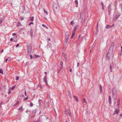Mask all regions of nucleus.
<instances>
[{"mask_svg":"<svg viewBox=\"0 0 122 122\" xmlns=\"http://www.w3.org/2000/svg\"><path fill=\"white\" fill-rule=\"evenodd\" d=\"M109 67L110 68V70H111V72H112V69H112V67L111 66V65H110Z\"/></svg>","mask_w":122,"mask_h":122,"instance_id":"nucleus-50","label":"nucleus"},{"mask_svg":"<svg viewBox=\"0 0 122 122\" xmlns=\"http://www.w3.org/2000/svg\"><path fill=\"white\" fill-rule=\"evenodd\" d=\"M69 36H65V38L66 39H68V38H69Z\"/></svg>","mask_w":122,"mask_h":122,"instance_id":"nucleus-46","label":"nucleus"},{"mask_svg":"<svg viewBox=\"0 0 122 122\" xmlns=\"http://www.w3.org/2000/svg\"><path fill=\"white\" fill-rule=\"evenodd\" d=\"M46 119H48V117H46Z\"/></svg>","mask_w":122,"mask_h":122,"instance_id":"nucleus-60","label":"nucleus"},{"mask_svg":"<svg viewBox=\"0 0 122 122\" xmlns=\"http://www.w3.org/2000/svg\"><path fill=\"white\" fill-rule=\"evenodd\" d=\"M53 7L55 10H58L59 9L58 4L56 3H54L53 4Z\"/></svg>","mask_w":122,"mask_h":122,"instance_id":"nucleus-4","label":"nucleus"},{"mask_svg":"<svg viewBox=\"0 0 122 122\" xmlns=\"http://www.w3.org/2000/svg\"><path fill=\"white\" fill-rule=\"evenodd\" d=\"M102 10H103L104 9V6L102 7Z\"/></svg>","mask_w":122,"mask_h":122,"instance_id":"nucleus-58","label":"nucleus"},{"mask_svg":"<svg viewBox=\"0 0 122 122\" xmlns=\"http://www.w3.org/2000/svg\"><path fill=\"white\" fill-rule=\"evenodd\" d=\"M44 73L45 74H47V72H44Z\"/></svg>","mask_w":122,"mask_h":122,"instance_id":"nucleus-63","label":"nucleus"},{"mask_svg":"<svg viewBox=\"0 0 122 122\" xmlns=\"http://www.w3.org/2000/svg\"><path fill=\"white\" fill-rule=\"evenodd\" d=\"M75 31H73L72 33L71 36V39H72L74 37L75 35Z\"/></svg>","mask_w":122,"mask_h":122,"instance_id":"nucleus-14","label":"nucleus"},{"mask_svg":"<svg viewBox=\"0 0 122 122\" xmlns=\"http://www.w3.org/2000/svg\"><path fill=\"white\" fill-rule=\"evenodd\" d=\"M100 91L101 92L102 90V86L101 85H100Z\"/></svg>","mask_w":122,"mask_h":122,"instance_id":"nucleus-33","label":"nucleus"},{"mask_svg":"<svg viewBox=\"0 0 122 122\" xmlns=\"http://www.w3.org/2000/svg\"><path fill=\"white\" fill-rule=\"evenodd\" d=\"M17 36H15L13 38V39L14 40V41L16 42L17 41Z\"/></svg>","mask_w":122,"mask_h":122,"instance_id":"nucleus-16","label":"nucleus"},{"mask_svg":"<svg viewBox=\"0 0 122 122\" xmlns=\"http://www.w3.org/2000/svg\"><path fill=\"white\" fill-rule=\"evenodd\" d=\"M114 24H113L112 25H107L106 26L105 28L106 29H108V28H110L113 26H114Z\"/></svg>","mask_w":122,"mask_h":122,"instance_id":"nucleus-5","label":"nucleus"},{"mask_svg":"<svg viewBox=\"0 0 122 122\" xmlns=\"http://www.w3.org/2000/svg\"><path fill=\"white\" fill-rule=\"evenodd\" d=\"M30 59H32V56L31 55H30Z\"/></svg>","mask_w":122,"mask_h":122,"instance_id":"nucleus-51","label":"nucleus"},{"mask_svg":"<svg viewBox=\"0 0 122 122\" xmlns=\"http://www.w3.org/2000/svg\"><path fill=\"white\" fill-rule=\"evenodd\" d=\"M34 17L32 16L30 18V20L31 21H33L34 20Z\"/></svg>","mask_w":122,"mask_h":122,"instance_id":"nucleus-29","label":"nucleus"},{"mask_svg":"<svg viewBox=\"0 0 122 122\" xmlns=\"http://www.w3.org/2000/svg\"><path fill=\"white\" fill-rule=\"evenodd\" d=\"M79 25H76L74 28V29L73 30V31L76 32V30L77 29Z\"/></svg>","mask_w":122,"mask_h":122,"instance_id":"nucleus-13","label":"nucleus"},{"mask_svg":"<svg viewBox=\"0 0 122 122\" xmlns=\"http://www.w3.org/2000/svg\"><path fill=\"white\" fill-rule=\"evenodd\" d=\"M0 73L1 74L3 73V71L2 69H1L0 70Z\"/></svg>","mask_w":122,"mask_h":122,"instance_id":"nucleus-38","label":"nucleus"},{"mask_svg":"<svg viewBox=\"0 0 122 122\" xmlns=\"http://www.w3.org/2000/svg\"><path fill=\"white\" fill-rule=\"evenodd\" d=\"M68 95H69V97H70V98L71 99V93L70 92V91H68Z\"/></svg>","mask_w":122,"mask_h":122,"instance_id":"nucleus-22","label":"nucleus"},{"mask_svg":"<svg viewBox=\"0 0 122 122\" xmlns=\"http://www.w3.org/2000/svg\"><path fill=\"white\" fill-rule=\"evenodd\" d=\"M108 14H111L110 11L111 10V6L110 5H109L108 7Z\"/></svg>","mask_w":122,"mask_h":122,"instance_id":"nucleus-9","label":"nucleus"},{"mask_svg":"<svg viewBox=\"0 0 122 122\" xmlns=\"http://www.w3.org/2000/svg\"><path fill=\"white\" fill-rule=\"evenodd\" d=\"M19 46V45L18 44H17L16 45V47H17L18 46Z\"/></svg>","mask_w":122,"mask_h":122,"instance_id":"nucleus-55","label":"nucleus"},{"mask_svg":"<svg viewBox=\"0 0 122 122\" xmlns=\"http://www.w3.org/2000/svg\"><path fill=\"white\" fill-rule=\"evenodd\" d=\"M97 26H98V25H97V30H96V32H98V30H97L98 27H97Z\"/></svg>","mask_w":122,"mask_h":122,"instance_id":"nucleus-54","label":"nucleus"},{"mask_svg":"<svg viewBox=\"0 0 122 122\" xmlns=\"http://www.w3.org/2000/svg\"><path fill=\"white\" fill-rule=\"evenodd\" d=\"M19 77H18V76H17L16 77V80H18L19 79Z\"/></svg>","mask_w":122,"mask_h":122,"instance_id":"nucleus-42","label":"nucleus"},{"mask_svg":"<svg viewBox=\"0 0 122 122\" xmlns=\"http://www.w3.org/2000/svg\"><path fill=\"white\" fill-rule=\"evenodd\" d=\"M39 86L40 87V88L41 89L42 88V87L41 85H39Z\"/></svg>","mask_w":122,"mask_h":122,"instance_id":"nucleus-53","label":"nucleus"},{"mask_svg":"<svg viewBox=\"0 0 122 122\" xmlns=\"http://www.w3.org/2000/svg\"><path fill=\"white\" fill-rule=\"evenodd\" d=\"M5 18V17H3L0 20V24L1 23L3 22L4 20V19Z\"/></svg>","mask_w":122,"mask_h":122,"instance_id":"nucleus-17","label":"nucleus"},{"mask_svg":"<svg viewBox=\"0 0 122 122\" xmlns=\"http://www.w3.org/2000/svg\"><path fill=\"white\" fill-rule=\"evenodd\" d=\"M75 3L76 4H78V1L77 0H76L75 1Z\"/></svg>","mask_w":122,"mask_h":122,"instance_id":"nucleus-39","label":"nucleus"},{"mask_svg":"<svg viewBox=\"0 0 122 122\" xmlns=\"http://www.w3.org/2000/svg\"><path fill=\"white\" fill-rule=\"evenodd\" d=\"M74 98H75L76 99V101H78V100L76 97L75 96H74Z\"/></svg>","mask_w":122,"mask_h":122,"instance_id":"nucleus-26","label":"nucleus"},{"mask_svg":"<svg viewBox=\"0 0 122 122\" xmlns=\"http://www.w3.org/2000/svg\"><path fill=\"white\" fill-rule=\"evenodd\" d=\"M114 43H113L111 45L108 52L107 53L106 57L107 60H109L112 54Z\"/></svg>","mask_w":122,"mask_h":122,"instance_id":"nucleus-1","label":"nucleus"},{"mask_svg":"<svg viewBox=\"0 0 122 122\" xmlns=\"http://www.w3.org/2000/svg\"><path fill=\"white\" fill-rule=\"evenodd\" d=\"M119 112L118 111V110L116 109L115 111L113 113V115H114L116 114H118V113Z\"/></svg>","mask_w":122,"mask_h":122,"instance_id":"nucleus-11","label":"nucleus"},{"mask_svg":"<svg viewBox=\"0 0 122 122\" xmlns=\"http://www.w3.org/2000/svg\"><path fill=\"white\" fill-rule=\"evenodd\" d=\"M64 57L65 58V59H66V61L67 60V58H66V56H64Z\"/></svg>","mask_w":122,"mask_h":122,"instance_id":"nucleus-48","label":"nucleus"},{"mask_svg":"<svg viewBox=\"0 0 122 122\" xmlns=\"http://www.w3.org/2000/svg\"><path fill=\"white\" fill-rule=\"evenodd\" d=\"M37 111V109H36L35 110H33L32 111V113H35Z\"/></svg>","mask_w":122,"mask_h":122,"instance_id":"nucleus-25","label":"nucleus"},{"mask_svg":"<svg viewBox=\"0 0 122 122\" xmlns=\"http://www.w3.org/2000/svg\"><path fill=\"white\" fill-rule=\"evenodd\" d=\"M63 64V62L62 61V60L60 62V65L62 66V67H61V69L62 68V66Z\"/></svg>","mask_w":122,"mask_h":122,"instance_id":"nucleus-20","label":"nucleus"},{"mask_svg":"<svg viewBox=\"0 0 122 122\" xmlns=\"http://www.w3.org/2000/svg\"><path fill=\"white\" fill-rule=\"evenodd\" d=\"M19 101H17V103H16L15 104V106H16V105H17V104H18V103H19Z\"/></svg>","mask_w":122,"mask_h":122,"instance_id":"nucleus-49","label":"nucleus"},{"mask_svg":"<svg viewBox=\"0 0 122 122\" xmlns=\"http://www.w3.org/2000/svg\"><path fill=\"white\" fill-rule=\"evenodd\" d=\"M21 25H21L19 22H18V23L17 24V26H18V27L20 26Z\"/></svg>","mask_w":122,"mask_h":122,"instance_id":"nucleus-21","label":"nucleus"},{"mask_svg":"<svg viewBox=\"0 0 122 122\" xmlns=\"http://www.w3.org/2000/svg\"><path fill=\"white\" fill-rule=\"evenodd\" d=\"M101 5L102 7L104 6V5L103 4V3L102 2H101Z\"/></svg>","mask_w":122,"mask_h":122,"instance_id":"nucleus-41","label":"nucleus"},{"mask_svg":"<svg viewBox=\"0 0 122 122\" xmlns=\"http://www.w3.org/2000/svg\"><path fill=\"white\" fill-rule=\"evenodd\" d=\"M11 59L10 57H8L5 60V62H7V61H9Z\"/></svg>","mask_w":122,"mask_h":122,"instance_id":"nucleus-15","label":"nucleus"},{"mask_svg":"<svg viewBox=\"0 0 122 122\" xmlns=\"http://www.w3.org/2000/svg\"><path fill=\"white\" fill-rule=\"evenodd\" d=\"M25 95H26V91H25Z\"/></svg>","mask_w":122,"mask_h":122,"instance_id":"nucleus-62","label":"nucleus"},{"mask_svg":"<svg viewBox=\"0 0 122 122\" xmlns=\"http://www.w3.org/2000/svg\"><path fill=\"white\" fill-rule=\"evenodd\" d=\"M68 40V39H66L65 42L66 43L67 42Z\"/></svg>","mask_w":122,"mask_h":122,"instance_id":"nucleus-52","label":"nucleus"},{"mask_svg":"<svg viewBox=\"0 0 122 122\" xmlns=\"http://www.w3.org/2000/svg\"><path fill=\"white\" fill-rule=\"evenodd\" d=\"M42 102V101L41 100H38V102H39V105H40V102Z\"/></svg>","mask_w":122,"mask_h":122,"instance_id":"nucleus-40","label":"nucleus"},{"mask_svg":"<svg viewBox=\"0 0 122 122\" xmlns=\"http://www.w3.org/2000/svg\"><path fill=\"white\" fill-rule=\"evenodd\" d=\"M79 63L78 62V63L77 64V66L78 67L79 66Z\"/></svg>","mask_w":122,"mask_h":122,"instance_id":"nucleus-56","label":"nucleus"},{"mask_svg":"<svg viewBox=\"0 0 122 122\" xmlns=\"http://www.w3.org/2000/svg\"><path fill=\"white\" fill-rule=\"evenodd\" d=\"M33 24V22H30V23H29V25H30L31 24Z\"/></svg>","mask_w":122,"mask_h":122,"instance_id":"nucleus-47","label":"nucleus"},{"mask_svg":"<svg viewBox=\"0 0 122 122\" xmlns=\"http://www.w3.org/2000/svg\"><path fill=\"white\" fill-rule=\"evenodd\" d=\"M83 99V100H84V103H85L86 104L87 103V102L86 100V99H85L84 98Z\"/></svg>","mask_w":122,"mask_h":122,"instance_id":"nucleus-32","label":"nucleus"},{"mask_svg":"<svg viewBox=\"0 0 122 122\" xmlns=\"http://www.w3.org/2000/svg\"><path fill=\"white\" fill-rule=\"evenodd\" d=\"M15 88V86H14L12 87L11 88V89L12 90H13Z\"/></svg>","mask_w":122,"mask_h":122,"instance_id":"nucleus-35","label":"nucleus"},{"mask_svg":"<svg viewBox=\"0 0 122 122\" xmlns=\"http://www.w3.org/2000/svg\"><path fill=\"white\" fill-rule=\"evenodd\" d=\"M120 103V99H118L117 103V109L119 108V105Z\"/></svg>","mask_w":122,"mask_h":122,"instance_id":"nucleus-10","label":"nucleus"},{"mask_svg":"<svg viewBox=\"0 0 122 122\" xmlns=\"http://www.w3.org/2000/svg\"><path fill=\"white\" fill-rule=\"evenodd\" d=\"M33 105V103H30V106L31 107H32Z\"/></svg>","mask_w":122,"mask_h":122,"instance_id":"nucleus-45","label":"nucleus"},{"mask_svg":"<svg viewBox=\"0 0 122 122\" xmlns=\"http://www.w3.org/2000/svg\"><path fill=\"white\" fill-rule=\"evenodd\" d=\"M33 56L34 58H38V57H39L40 56L36 55H35Z\"/></svg>","mask_w":122,"mask_h":122,"instance_id":"nucleus-28","label":"nucleus"},{"mask_svg":"<svg viewBox=\"0 0 122 122\" xmlns=\"http://www.w3.org/2000/svg\"><path fill=\"white\" fill-rule=\"evenodd\" d=\"M112 97L113 99L114 100H115L117 96V92L116 89L115 87H114L112 90Z\"/></svg>","mask_w":122,"mask_h":122,"instance_id":"nucleus-2","label":"nucleus"},{"mask_svg":"<svg viewBox=\"0 0 122 122\" xmlns=\"http://www.w3.org/2000/svg\"><path fill=\"white\" fill-rule=\"evenodd\" d=\"M22 9L23 10V11H22V12L23 13H24L25 11V7L24 6H22Z\"/></svg>","mask_w":122,"mask_h":122,"instance_id":"nucleus-23","label":"nucleus"},{"mask_svg":"<svg viewBox=\"0 0 122 122\" xmlns=\"http://www.w3.org/2000/svg\"><path fill=\"white\" fill-rule=\"evenodd\" d=\"M120 6L121 7L122 12V4H121L120 5Z\"/></svg>","mask_w":122,"mask_h":122,"instance_id":"nucleus-36","label":"nucleus"},{"mask_svg":"<svg viewBox=\"0 0 122 122\" xmlns=\"http://www.w3.org/2000/svg\"><path fill=\"white\" fill-rule=\"evenodd\" d=\"M18 110L19 111H23V108L22 106H21L18 109Z\"/></svg>","mask_w":122,"mask_h":122,"instance_id":"nucleus-19","label":"nucleus"},{"mask_svg":"<svg viewBox=\"0 0 122 122\" xmlns=\"http://www.w3.org/2000/svg\"><path fill=\"white\" fill-rule=\"evenodd\" d=\"M32 47L31 45L29 44L27 45V50L28 51L27 55H30Z\"/></svg>","mask_w":122,"mask_h":122,"instance_id":"nucleus-3","label":"nucleus"},{"mask_svg":"<svg viewBox=\"0 0 122 122\" xmlns=\"http://www.w3.org/2000/svg\"><path fill=\"white\" fill-rule=\"evenodd\" d=\"M120 117H122V114H121L120 115Z\"/></svg>","mask_w":122,"mask_h":122,"instance_id":"nucleus-61","label":"nucleus"},{"mask_svg":"<svg viewBox=\"0 0 122 122\" xmlns=\"http://www.w3.org/2000/svg\"><path fill=\"white\" fill-rule=\"evenodd\" d=\"M65 113L68 116H70V113L68 109H66L65 111Z\"/></svg>","mask_w":122,"mask_h":122,"instance_id":"nucleus-8","label":"nucleus"},{"mask_svg":"<svg viewBox=\"0 0 122 122\" xmlns=\"http://www.w3.org/2000/svg\"><path fill=\"white\" fill-rule=\"evenodd\" d=\"M3 49H2L1 50V52L2 53L3 52Z\"/></svg>","mask_w":122,"mask_h":122,"instance_id":"nucleus-64","label":"nucleus"},{"mask_svg":"<svg viewBox=\"0 0 122 122\" xmlns=\"http://www.w3.org/2000/svg\"><path fill=\"white\" fill-rule=\"evenodd\" d=\"M12 35L13 36H14L16 35H17V34L16 33H14L12 34Z\"/></svg>","mask_w":122,"mask_h":122,"instance_id":"nucleus-44","label":"nucleus"},{"mask_svg":"<svg viewBox=\"0 0 122 122\" xmlns=\"http://www.w3.org/2000/svg\"><path fill=\"white\" fill-rule=\"evenodd\" d=\"M42 26L46 28L47 29H48V27L46 26L45 25L43 24L42 25Z\"/></svg>","mask_w":122,"mask_h":122,"instance_id":"nucleus-31","label":"nucleus"},{"mask_svg":"<svg viewBox=\"0 0 122 122\" xmlns=\"http://www.w3.org/2000/svg\"><path fill=\"white\" fill-rule=\"evenodd\" d=\"M13 39L12 38H11L10 39V41H13Z\"/></svg>","mask_w":122,"mask_h":122,"instance_id":"nucleus-57","label":"nucleus"},{"mask_svg":"<svg viewBox=\"0 0 122 122\" xmlns=\"http://www.w3.org/2000/svg\"><path fill=\"white\" fill-rule=\"evenodd\" d=\"M11 88H10L8 90V94H10L11 92V91L10 90L11 89Z\"/></svg>","mask_w":122,"mask_h":122,"instance_id":"nucleus-27","label":"nucleus"},{"mask_svg":"<svg viewBox=\"0 0 122 122\" xmlns=\"http://www.w3.org/2000/svg\"><path fill=\"white\" fill-rule=\"evenodd\" d=\"M72 69H70V71L71 72L72 71Z\"/></svg>","mask_w":122,"mask_h":122,"instance_id":"nucleus-59","label":"nucleus"},{"mask_svg":"<svg viewBox=\"0 0 122 122\" xmlns=\"http://www.w3.org/2000/svg\"><path fill=\"white\" fill-rule=\"evenodd\" d=\"M43 81L44 82H45L46 84H47V76L46 75H45L43 79Z\"/></svg>","mask_w":122,"mask_h":122,"instance_id":"nucleus-6","label":"nucleus"},{"mask_svg":"<svg viewBox=\"0 0 122 122\" xmlns=\"http://www.w3.org/2000/svg\"><path fill=\"white\" fill-rule=\"evenodd\" d=\"M33 30H32L31 29L30 30V35L31 37H32L33 36Z\"/></svg>","mask_w":122,"mask_h":122,"instance_id":"nucleus-18","label":"nucleus"},{"mask_svg":"<svg viewBox=\"0 0 122 122\" xmlns=\"http://www.w3.org/2000/svg\"><path fill=\"white\" fill-rule=\"evenodd\" d=\"M20 19L21 20H23L24 19V18L23 17H20Z\"/></svg>","mask_w":122,"mask_h":122,"instance_id":"nucleus-37","label":"nucleus"},{"mask_svg":"<svg viewBox=\"0 0 122 122\" xmlns=\"http://www.w3.org/2000/svg\"><path fill=\"white\" fill-rule=\"evenodd\" d=\"M74 24V23L73 22V21H71L70 23V25H73V24Z\"/></svg>","mask_w":122,"mask_h":122,"instance_id":"nucleus-34","label":"nucleus"},{"mask_svg":"<svg viewBox=\"0 0 122 122\" xmlns=\"http://www.w3.org/2000/svg\"><path fill=\"white\" fill-rule=\"evenodd\" d=\"M120 14H117L115 16V17L113 18V19L114 20H116L120 16Z\"/></svg>","mask_w":122,"mask_h":122,"instance_id":"nucleus-7","label":"nucleus"},{"mask_svg":"<svg viewBox=\"0 0 122 122\" xmlns=\"http://www.w3.org/2000/svg\"><path fill=\"white\" fill-rule=\"evenodd\" d=\"M65 36H69V33L68 32H66L65 34Z\"/></svg>","mask_w":122,"mask_h":122,"instance_id":"nucleus-30","label":"nucleus"},{"mask_svg":"<svg viewBox=\"0 0 122 122\" xmlns=\"http://www.w3.org/2000/svg\"><path fill=\"white\" fill-rule=\"evenodd\" d=\"M109 102L110 104H111L112 103L111 98L110 96H109Z\"/></svg>","mask_w":122,"mask_h":122,"instance_id":"nucleus-12","label":"nucleus"},{"mask_svg":"<svg viewBox=\"0 0 122 122\" xmlns=\"http://www.w3.org/2000/svg\"><path fill=\"white\" fill-rule=\"evenodd\" d=\"M28 97H26V98H25L24 99V100L25 101H26L28 99Z\"/></svg>","mask_w":122,"mask_h":122,"instance_id":"nucleus-43","label":"nucleus"},{"mask_svg":"<svg viewBox=\"0 0 122 122\" xmlns=\"http://www.w3.org/2000/svg\"><path fill=\"white\" fill-rule=\"evenodd\" d=\"M44 12L46 13V14L47 15L48 14V12L47 11H46L45 9H43Z\"/></svg>","mask_w":122,"mask_h":122,"instance_id":"nucleus-24","label":"nucleus"}]
</instances>
